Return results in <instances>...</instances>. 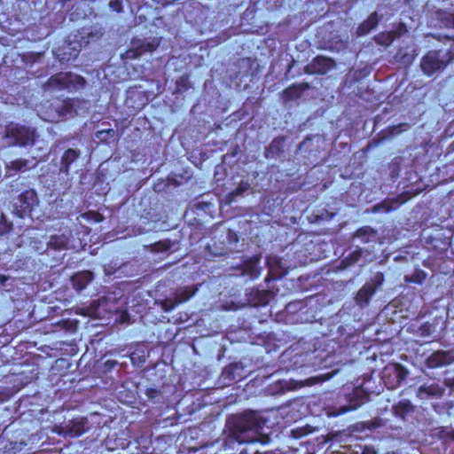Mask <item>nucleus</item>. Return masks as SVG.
<instances>
[{"label": "nucleus", "instance_id": "1", "mask_svg": "<svg viewBox=\"0 0 454 454\" xmlns=\"http://www.w3.org/2000/svg\"><path fill=\"white\" fill-rule=\"evenodd\" d=\"M265 420L255 411L247 410L232 415L227 420V426L239 443H253L259 441V432L263 428Z\"/></svg>", "mask_w": 454, "mask_h": 454}, {"label": "nucleus", "instance_id": "2", "mask_svg": "<svg viewBox=\"0 0 454 454\" xmlns=\"http://www.w3.org/2000/svg\"><path fill=\"white\" fill-rule=\"evenodd\" d=\"M438 40L445 45L448 43V47L430 50L420 59V69L427 77L444 71L454 60V37L439 35Z\"/></svg>", "mask_w": 454, "mask_h": 454}, {"label": "nucleus", "instance_id": "3", "mask_svg": "<svg viewBox=\"0 0 454 454\" xmlns=\"http://www.w3.org/2000/svg\"><path fill=\"white\" fill-rule=\"evenodd\" d=\"M78 99L54 98L42 104L41 117L49 122H59L77 115Z\"/></svg>", "mask_w": 454, "mask_h": 454}, {"label": "nucleus", "instance_id": "4", "mask_svg": "<svg viewBox=\"0 0 454 454\" xmlns=\"http://www.w3.org/2000/svg\"><path fill=\"white\" fill-rule=\"evenodd\" d=\"M35 130L27 126L10 122L5 127L4 138L8 145L25 147L35 142Z\"/></svg>", "mask_w": 454, "mask_h": 454}, {"label": "nucleus", "instance_id": "5", "mask_svg": "<svg viewBox=\"0 0 454 454\" xmlns=\"http://www.w3.org/2000/svg\"><path fill=\"white\" fill-rule=\"evenodd\" d=\"M46 84L58 90L76 91L85 87L86 80L82 75L71 72H60L51 75Z\"/></svg>", "mask_w": 454, "mask_h": 454}, {"label": "nucleus", "instance_id": "6", "mask_svg": "<svg viewBox=\"0 0 454 454\" xmlns=\"http://www.w3.org/2000/svg\"><path fill=\"white\" fill-rule=\"evenodd\" d=\"M38 202L36 192L34 189L26 190L19 195L14 203V214L20 218L30 215Z\"/></svg>", "mask_w": 454, "mask_h": 454}, {"label": "nucleus", "instance_id": "7", "mask_svg": "<svg viewBox=\"0 0 454 454\" xmlns=\"http://www.w3.org/2000/svg\"><path fill=\"white\" fill-rule=\"evenodd\" d=\"M158 46L159 42H149L143 39L133 38L130 42V47L126 50L122 58L135 59L145 53L154 51Z\"/></svg>", "mask_w": 454, "mask_h": 454}, {"label": "nucleus", "instance_id": "8", "mask_svg": "<svg viewBox=\"0 0 454 454\" xmlns=\"http://www.w3.org/2000/svg\"><path fill=\"white\" fill-rule=\"evenodd\" d=\"M335 67V61L328 57L317 56L304 67L307 74H325Z\"/></svg>", "mask_w": 454, "mask_h": 454}, {"label": "nucleus", "instance_id": "9", "mask_svg": "<svg viewBox=\"0 0 454 454\" xmlns=\"http://www.w3.org/2000/svg\"><path fill=\"white\" fill-rule=\"evenodd\" d=\"M197 291L198 287L196 286H189L176 289L174 300L166 299L162 301L163 309L165 311L172 310L178 304L187 301Z\"/></svg>", "mask_w": 454, "mask_h": 454}, {"label": "nucleus", "instance_id": "10", "mask_svg": "<svg viewBox=\"0 0 454 454\" xmlns=\"http://www.w3.org/2000/svg\"><path fill=\"white\" fill-rule=\"evenodd\" d=\"M89 429V420L86 417L73 418L62 427L63 434L69 437H79L88 432Z\"/></svg>", "mask_w": 454, "mask_h": 454}, {"label": "nucleus", "instance_id": "11", "mask_svg": "<svg viewBox=\"0 0 454 454\" xmlns=\"http://www.w3.org/2000/svg\"><path fill=\"white\" fill-rule=\"evenodd\" d=\"M81 155V152L78 149L68 148L64 151L59 165V172L68 175L71 165L78 160Z\"/></svg>", "mask_w": 454, "mask_h": 454}, {"label": "nucleus", "instance_id": "12", "mask_svg": "<svg viewBox=\"0 0 454 454\" xmlns=\"http://www.w3.org/2000/svg\"><path fill=\"white\" fill-rule=\"evenodd\" d=\"M94 274L90 270H82L74 273L71 277V283L73 287L81 292L87 287V286L93 280Z\"/></svg>", "mask_w": 454, "mask_h": 454}, {"label": "nucleus", "instance_id": "13", "mask_svg": "<svg viewBox=\"0 0 454 454\" xmlns=\"http://www.w3.org/2000/svg\"><path fill=\"white\" fill-rule=\"evenodd\" d=\"M309 89L308 82L294 83L282 91V97L285 101H291L301 98L303 91Z\"/></svg>", "mask_w": 454, "mask_h": 454}, {"label": "nucleus", "instance_id": "14", "mask_svg": "<svg viewBox=\"0 0 454 454\" xmlns=\"http://www.w3.org/2000/svg\"><path fill=\"white\" fill-rule=\"evenodd\" d=\"M392 374L395 378V382L390 383L387 381V376L384 375V383L387 387V388L394 389L399 387L407 378L409 372L408 370L400 364H395L392 372Z\"/></svg>", "mask_w": 454, "mask_h": 454}, {"label": "nucleus", "instance_id": "15", "mask_svg": "<svg viewBox=\"0 0 454 454\" xmlns=\"http://www.w3.org/2000/svg\"><path fill=\"white\" fill-rule=\"evenodd\" d=\"M379 21L380 18L378 13L376 12L371 13L366 20L358 25L356 28L357 35L362 36L369 34L378 26Z\"/></svg>", "mask_w": 454, "mask_h": 454}, {"label": "nucleus", "instance_id": "16", "mask_svg": "<svg viewBox=\"0 0 454 454\" xmlns=\"http://www.w3.org/2000/svg\"><path fill=\"white\" fill-rule=\"evenodd\" d=\"M414 410L415 407L410 400H401L392 407L393 414L403 420H406L407 417L412 413Z\"/></svg>", "mask_w": 454, "mask_h": 454}, {"label": "nucleus", "instance_id": "17", "mask_svg": "<svg viewBox=\"0 0 454 454\" xmlns=\"http://www.w3.org/2000/svg\"><path fill=\"white\" fill-rule=\"evenodd\" d=\"M377 237V231L368 225L358 228L353 234V238L359 239L364 244L372 241Z\"/></svg>", "mask_w": 454, "mask_h": 454}, {"label": "nucleus", "instance_id": "18", "mask_svg": "<svg viewBox=\"0 0 454 454\" xmlns=\"http://www.w3.org/2000/svg\"><path fill=\"white\" fill-rule=\"evenodd\" d=\"M376 290L374 286H371L368 283H365L357 292L356 300L360 304H367L375 294Z\"/></svg>", "mask_w": 454, "mask_h": 454}, {"label": "nucleus", "instance_id": "19", "mask_svg": "<svg viewBox=\"0 0 454 454\" xmlns=\"http://www.w3.org/2000/svg\"><path fill=\"white\" fill-rule=\"evenodd\" d=\"M285 138L278 137L272 140L265 150L266 158L279 156L283 152V143Z\"/></svg>", "mask_w": 454, "mask_h": 454}, {"label": "nucleus", "instance_id": "20", "mask_svg": "<svg viewBox=\"0 0 454 454\" xmlns=\"http://www.w3.org/2000/svg\"><path fill=\"white\" fill-rule=\"evenodd\" d=\"M444 393V388L438 385L420 386L418 395L421 397L441 396Z\"/></svg>", "mask_w": 454, "mask_h": 454}, {"label": "nucleus", "instance_id": "21", "mask_svg": "<svg viewBox=\"0 0 454 454\" xmlns=\"http://www.w3.org/2000/svg\"><path fill=\"white\" fill-rule=\"evenodd\" d=\"M48 247L54 251H61L67 247V239L65 235H52L48 242Z\"/></svg>", "mask_w": 454, "mask_h": 454}, {"label": "nucleus", "instance_id": "22", "mask_svg": "<svg viewBox=\"0 0 454 454\" xmlns=\"http://www.w3.org/2000/svg\"><path fill=\"white\" fill-rule=\"evenodd\" d=\"M415 56L413 54L407 52L403 48L398 49L395 55V61L404 67L410 66L413 62Z\"/></svg>", "mask_w": 454, "mask_h": 454}, {"label": "nucleus", "instance_id": "23", "mask_svg": "<svg viewBox=\"0 0 454 454\" xmlns=\"http://www.w3.org/2000/svg\"><path fill=\"white\" fill-rule=\"evenodd\" d=\"M410 129V124L406 122L398 123L396 125H392L387 127L385 129L386 136L385 137H392L397 136L404 131H407Z\"/></svg>", "mask_w": 454, "mask_h": 454}, {"label": "nucleus", "instance_id": "24", "mask_svg": "<svg viewBox=\"0 0 454 454\" xmlns=\"http://www.w3.org/2000/svg\"><path fill=\"white\" fill-rule=\"evenodd\" d=\"M445 364V355L443 352H436L427 358V365L430 368H438Z\"/></svg>", "mask_w": 454, "mask_h": 454}, {"label": "nucleus", "instance_id": "25", "mask_svg": "<svg viewBox=\"0 0 454 454\" xmlns=\"http://www.w3.org/2000/svg\"><path fill=\"white\" fill-rule=\"evenodd\" d=\"M9 168L15 172L26 171L29 169V160L22 158L16 159L11 161Z\"/></svg>", "mask_w": 454, "mask_h": 454}, {"label": "nucleus", "instance_id": "26", "mask_svg": "<svg viewBox=\"0 0 454 454\" xmlns=\"http://www.w3.org/2000/svg\"><path fill=\"white\" fill-rule=\"evenodd\" d=\"M395 39L393 32L380 33L375 36V41L378 44L388 46Z\"/></svg>", "mask_w": 454, "mask_h": 454}, {"label": "nucleus", "instance_id": "27", "mask_svg": "<svg viewBox=\"0 0 454 454\" xmlns=\"http://www.w3.org/2000/svg\"><path fill=\"white\" fill-rule=\"evenodd\" d=\"M362 256V249L358 248L352 253H350L348 256L344 258L342 261V263L345 264V266H348L351 264H354L359 261V259Z\"/></svg>", "mask_w": 454, "mask_h": 454}, {"label": "nucleus", "instance_id": "28", "mask_svg": "<svg viewBox=\"0 0 454 454\" xmlns=\"http://www.w3.org/2000/svg\"><path fill=\"white\" fill-rule=\"evenodd\" d=\"M12 226V223L7 221L4 213L0 211V236L9 233Z\"/></svg>", "mask_w": 454, "mask_h": 454}, {"label": "nucleus", "instance_id": "29", "mask_svg": "<svg viewBox=\"0 0 454 454\" xmlns=\"http://www.w3.org/2000/svg\"><path fill=\"white\" fill-rule=\"evenodd\" d=\"M115 132L113 129H102L97 132V137L102 142L107 143L109 138H113Z\"/></svg>", "mask_w": 454, "mask_h": 454}, {"label": "nucleus", "instance_id": "30", "mask_svg": "<svg viewBox=\"0 0 454 454\" xmlns=\"http://www.w3.org/2000/svg\"><path fill=\"white\" fill-rule=\"evenodd\" d=\"M384 274L382 272H377L374 274L371 282H367L371 286H374L375 290H377L380 286H382L384 282Z\"/></svg>", "mask_w": 454, "mask_h": 454}, {"label": "nucleus", "instance_id": "31", "mask_svg": "<svg viewBox=\"0 0 454 454\" xmlns=\"http://www.w3.org/2000/svg\"><path fill=\"white\" fill-rule=\"evenodd\" d=\"M176 88L178 90H186L189 88V79L188 76L183 75L181 76L176 82Z\"/></svg>", "mask_w": 454, "mask_h": 454}, {"label": "nucleus", "instance_id": "32", "mask_svg": "<svg viewBox=\"0 0 454 454\" xmlns=\"http://www.w3.org/2000/svg\"><path fill=\"white\" fill-rule=\"evenodd\" d=\"M360 454H377V450L373 446L363 445L362 447L356 448Z\"/></svg>", "mask_w": 454, "mask_h": 454}, {"label": "nucleus", "instance_id": "33", "mask_svg": "<svg viewBox=\"0 0 454 454\" xmlns=\"http://www.w3.org/2000/svg\"><path fill=\"white\" fill-rule=\"evenodd\" d=\"M248 184H240L239 185H238L232 192H231V195L233 196H239V195H242L247 189H248Z\"/></svg>", "mask_w": 454, "mask_h": 454}, {"label": "nucleus", "instance_id": "34", "mask_svg": "<svg viewBox=\"0 0 454 454\" xmlns=\"http://www.w3.org/2000/svg\"><path fill=\"white\" fill-rule=\"evenodd\" d=\"M61 323L63 326L68 331L75 330L78 325V322L76 320L71 321L68 319L62 320Z\"/></svg>", "mask_w": 454, "mask_h": 454}, {"label": "nucleus", "instance_id": "35", "mask_svg": "<svg viewBox=\"0 0 454 454\" xmlns=\"http://www.w3.org/2000/svg\"><path fill=\"white\" fill-rule=\"evenodd\" d=\"M443 21L447 27L454 28V13H447Z\"/></svg>", "mask_w": 454, "mask_h": 454}, {"label": "nucleus", "instance_id": "36", "mask_svg": "<svg viewBox=\"0 0 454 454\" xmlns=\"http://www.w3.org/2000/svg\"><path fill=\"white\" fill-rule=\"evenodd\" d=\"M296 308H299V310H302L303 309H305V306H303V303L301 301H299L297 303H288L286 305V311L293 312L294 309H296Z\"/></svg>", "mask_w": 454, "mask_h": 454}, {"label": "nucleus", "instance_id": "37", "mask_svg": "<svg viewBox=\"0 0 454 454\" xmlns=\"http://www.w3.org/2000/svg\"><path fill=\"white\" fill-rule=\"evenodd\" d=\"M362 446L363 445L359 444V443L350 444L346 447L347 450H346L345 454H360L359 453L360 451H358V450L356 448L362 447Z\"/></svg>", "mask_w": 454, "mask_h": 454}, {"label": "nucleus", "instance_id": "38", "mask_svg": "<svg viewBox=\"0 0 454 454\" xmlns=\"http://www.w3.org/2000/svg\"><path fill=\"white\" fill-rule=\"evenodd\" d=\"M109 7L113 9L114 11L119 12L122 10V6L120 1L118 0H112L109 3Z\"/></svg>", "mask_w": 454, "mask_h": 454}, {"label": "nucleus", "instance_id": "39", "mask_svg": "<svg viewBox=\"0 0 454 454\" xmlns=\"http://www.w3.org/2000/svg\"><path fill=\"white\" fill-rule=\"evenodd\" d=\"M160 395V391L157 388H147L146 389V395L149 399H153L157 397Z\"/></svg>", "mask_w": 454, "mask_h": 454}, {"label": "nucleus", "instance_id": "40", "mask_svg": "<svg viewBox=\"0 0 454 454\" xmlns=\"http://www.w3.org/2000/svg\"><path fill=\"white\" fill-rule=\"evenodd\" d=\"M86 215H91L96 222H101L103 220V216L98 212L90 211L86 213Z\"/></svg>", "mask_w": 454, "mask_h": 454}, {"label": "nucleus", "instance_id": "41", "mask_svg": "<svg viewBox=\"0 0 454 454\" xmlns=\"http://www.w3.org/2000/svg\"><path fill=\"white\" fill-rule=\"evenodd\" d=\"M117 362L114 360H108L105 363V366L107 370H111L117 365Z\"/></svg>", "mask_w": 454, "mask_h": 454}, {"label": "nucleus", "instance_id": "42", "mask_svg": "<svg viewBox=\"0 0 454 454\" xmlns=\"http://www.w3.org/2000/svg\"><path fill=\"white\" fill-rule=\"evenodd\" d=\"M306 434V432H302V429H294L293 430V435L295 437V438H300L301 437L302 435Z\"/></svg>", "mask_w": 454, "mask_h": 454}, {"label": "nucleus", "instance_id": "43", "mask_svg": "<svg viewBox=\"0 0 454 454\" xmlns=\"http://www.w3.org/2000/svg\"><path fill=\"white\" fill-rule=\"evenodd\" d=\"M232 369V366H228V367H225L223 372V374L225 375V374H231V370Z\"/></svg>", "mask_w": 454, "mask_h": 454}, {"label": "nucleus", "instance_id": "44", "mask_svg": "<svg viewBox=\"0 0 454 454\" xmlns=\"http://www.w3.org/2000/svg\"><path fill=\"white\" fill-rule=\"evenodd\" d=\"M8 280V277L0 274V284H4Z\"/></svg>", "mask_w": 454, "mask_h": 454}, {"label": "nucleus", "instance_id": "45", "mask_svg": "<svg viewBox=\"0 0 454 454\" xmlns=\"http://www.w3.org/2000/svg\"><path fill=\"white\" fill-rule=\"evenodd\" d=\"M296 323H302L304 319L301 317V315H298L295 319H294Z\"/></svg>", "mask_w": 454, "mask_h": 454}, {"label": "nucleus", "instance_id": "46", "mask_svg": "<svg viewBox=\"0 0 454 454\" xmlns=\"http://www.w3.org/2000/svg\"><path fill=\"white\" fill-rule=\"evenodd\" d=\"M300 367H302V364H298V362L294 363L293 369H298Z\"/></svg>", "mask_w": 454, "mask_h": 454}, {"label": "nucleus", "instance_id": "47", "mask_svg": "<svg viewBox=\"0 0 454 454\" xmlns=\"http://www.w3.org/2000/svg\"><path fill=\"white\" fill-rule=\"evenodd\" d=\"M290 354H291L290 352L286 351L285 353H283V355H282V356H283V357L285 358V357L289 356V355H290Z\"/></svg>", "mask_w": 454, "mask_h": 454}, {"label": "nucleus", "instance_id": "48", "mask_svg": "<svg viewBox=\"0 0 454 454\" xmlns=\"http://www.w3.org/2000/svg\"><path fill=\"white\" fill-rule=\"evenodd\" d=\"M245 267H246V270H247V268H251V267H252V265H250V264H246V265H245Z\"/></svg>", "mask_w": 454, "mask_h": 454}]
</instances>
